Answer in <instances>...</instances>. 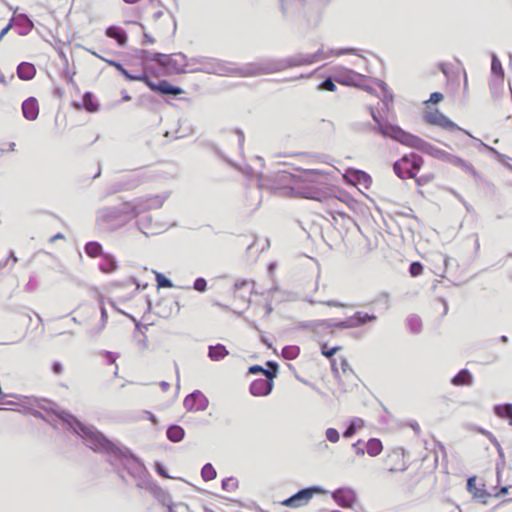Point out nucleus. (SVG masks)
I'll use <instances>...</instances> for the list:
<instances>
[{
  "mask_svg": "<svg viewBox=\"0 0 512 512\" xmlns=\"http://www.w3.org/2000/svg\"><path fill=\"white\" fill-rule=\"evenodd\" d=\"M323 175L316 170H308L299 178V197L328 202L333 199L327 184L322 181Z\"/></svg>",
  "mask_w": 512,
  "mask_h": 512,
  "instance_id": "obj_1",
  "label": "nucleus"
},
{
  "mask_svg": "<svg viewBox=\"0 0 512 512\" xmlns=\"http://www.w3.org/2000/svg\"><path fill=\"white\" fill-rule=\"evenodd\" d=\"M424 165V159L415 153H409L397 160L393 165L395 174L402 180L413 179L417 186H424L434 180L433 174L418 176Z\"/></svg>",
  "mask_w": 512,
  "mask_h": 512,
  "instance_id": "obj_2",
  "label": "nucleus"
},
{
  "mask_svg": "<svg viewBox=\"0 0 512 512\" xmlns=\"http://www.w3.org/2000/svg\"><path fill=\"white\" fill-rule=\"evenodd\" d=\"M147 28L157 36H172L175 34L177 25L172 14L166 9L154 11L151 18L147 20Z\"/></svg>",
  "mask_w": 512,
  "mask_h": 512,
  "instance_id": "obj_3",
  "label": "nucleus"
},
{
  "mask_svg": "<svg viewBox=\"0 0 512 512\" xmlns=\"http://www.w3.org/2000/svg\"><path fill=\"white\" fill-rule=\"evenodd\" d=\"M384 135L390 136L392 139L400 142L401 144L419 150L421 152L429 153L432 149L431 145L422 138L410 134L399 127H386L382 129Z\"/></svg>",
  "mask_w": 512,
  "mask_h": 512,
  "instance_id": "obj_4",
  "label": "nucleus"
},
{
  "mask_svg": "<svg viewBox=\"0 0 512 512\" xmlns=\"http://www.w3.org/2000/svg\"><path fill=\"white\" fill-rule=\"evenodd\" d=\"M331 367L335 378L344 387V390L357 387L358 376L345 357L331 359Z\"/></svg>",
  "mask_w": 512,
  "mask_h": 512,
  "instance_id": "obj_5",
  "label": "nucleus"
},
{
  "mask_svg": "<svg viewBox=\"0 0 512 512\" xmlns=\"http://www.w3.org/2000/svg\"><path fill=\"white\" fill-rule=\"evenodd\" d=\"M79 435L85 440L87 446L96 452H114L116 445L108 440L102 433L83 425H79Z\"/></svg>",
  "mask_w": 512,
  "mask_h": 512,
  "instance_id": "obj_6",
  "label": "nucleus"
},
{
  "mask_svg": "<svg viewBox=\"0 0 512 512\" xmlns=\"http://www.w3.org/2000/svg\"><path fill=\"white\" fill-rule=\"evenodd\" d=\"M382 464L386 472L400 473L406 471L409 467V458L402 447H395L386 452Z\"/></svg>",
  "mask_w": 512,
  "mask_h": 512,
  "instance_id": "obj_7",
  "label": "nucleus"
},
{
  "mask_svg": "<svg viewBox=\"0 0 512 512\" xmlns=\"http://www.w3.org/2000/svg\"><path fill=\"white\" fill-rule=\"evenodd\" d=\"M267 365L272 368V373H266L265 377L256 379L251 383L250 392L253 396H267L274 387V378L277 376L278 366L273 362H268Z\"/></svg>",
  "mask_w": 512,
  "mask_h": 512,
  "instance_id": "obj_8",
  "label": "nucleus"
},
{
  "mask_svg": "<svg viewBox=\"0 0 512 512\" xmlns=\"http://www.w3.org/2000/svg\"><path fill=\"white\" fill-rule=\"evenodd\" d=\"M423 119L427 124L438 126L444 130H459L458 125L451 121L446 115H444L438 109L426 110L424 112Z\"/></svg>",
  "mask_w": 512,
  "mask_h": 512,
  "instance_id": "obj_9",
  "label": "nucleus"
},
{
  "mask_svg": "<svg viewBox=\"0 0 512 512\" xmlns=\"http://www.w3.org/2000/svg\"><path fill=\"white\" fill-rule=\"evenodd\" d=\"M365 80L364 75L344 67L337 68L334 73V81L345 86L359 87Z\"/></svg>",
  "mask_w": 512,
  "mask_h": 512,
  "instance_id": "obj_10",
  "label": "nucleus"
},
{
  "mask_svg": "<svg viewBox=\"0 0 512 512\" xmlns=\"http://www.w3.org/2000/svg\"><path fill=\"white\" fill-rule=\"evenodd\" d=\"M140 82L145 83L151 90L165 94V95H180L183 93V90L179 87H175L171 85L166 80H160L158 82H153L148 75L146 74V80H140Z\"/></svg>",
  "mask_w": 512,
  "mask_h": 512,
  "instance_id": "obj_11",
  "label": "nucleus"
},
{
  "mask_svg": "<svg viewBox=\"0 0 512 512\" xmlns=\"http://www.w3.org/2000/svg\"><path fill=\"white\" fill-rule=\"evenodd\" d=\"M335 502L344 508L353 509L358 504L356 493L349 488H341L333 493Z\"/></svg>",
  "mask_w": 512,
  "mask_h": 512,
  "instance_id": "obj_12",
  "label": "nucleus"
},
{
  "mask_svg": "<svg viewBox=\"0 0 512 512\" xmlns=\"http://www.w3.org/2000/svg\"><path fill=\"white\" fill-rule=\"evenodd\" d=\"M254 287L255 283L252 280H237L231 289V296L234 299L239 298L244 302H249Z\"/></svg>",
  "mask_w": 512,
  "mask_h": 512,
  "instance_id": "obj_13",
  "label": "nucleus"
},
{
  "mask_svg": "<svg viewBox=\"0 0 512 512\" xmlns=\"http://www.w3.org/2000/svg\"><path fill=\"white\" fill-rule=\"evenodd\" d=\"M315 492L316 490L312 488L303 489L295 495L282 501L281 504L291 508H299L305 506L309 503Z\"/></svg>",
  "mask_w": 512,
  "mask_h": 512,
  "instance_id": "obj_14",
  "label": "nucleus"
},
{
  "mask_svg": "<svg viewBox=\"0 0 512 512\" xmlns=\"http://www.w3.org/2000/svg\"><path fill=\"white\" fill-rule=\"evenodd\" d=\"M377 317L372 314H368L363 311H357L354 313L353 316L349 318V320L345 323L341 324V327L343 328H352V327H359L362 326L368 322L375 321Z\"/></svg>",
  "mask_w": 512,
  "mask_h": 512,
  "instance_id": "obj_15",
  "label": "nucleus"
},
{
  "mask_svg": "<svg viewBox=\"0 0 512 512\" xmlns=\"http://www.w3.org/2000/svg\"><path fill=\"white\" fill-rule=\"evenodd\" d=\"M39 103L35 97H29L22 103V113L23 116L29 120H36L39 115Z\"/></svg>",
  "mask_w": 512,
  "mask_h": 512,
  "instance_id": "obj_16",
  "label": "nucleus"
},
{
  "mask_svg": "<svg viewBox=\"0 0 512 512\" xmlns=\"http://www.w3.org/2000/svg\"><path fill=\"white\" fill-rule=\"evenodd\" d=\"M484 483L479 481L475 476L470 477L467 481V490L474 497L485 500L491 496V493L487 492L484 488Z\"/></svg>",
  "mask_w": 512,
  "mask_h": 512,
  "instance_id": "obj_17",
  "label": "nucleus"
},
{
  "mask_svg": "<svg viewBox=\"0 0 512 512\" xmlns=\"http://www.w3.org/2000/svg\"><path fill=\"white\" fill-rule=\"evenodd\" d=\"M103 61H105L109 66L117 69L128 81L146 80V73L132 74L127 69H125L121 63L117 61L109 59H103Z\"/></svg>",
  "mask_w": 512,
  "mask_h": 512,
  "instance_id": "obj_18",
  "label": "nucleus"
},
{
  "mask_svg": "<svg viewBox=\"0 0 512 512\" xmlns=\"http://www.w3.org/2000/svg\"><path fill=\"white\" fill-rule=\"evenodd\" d=\"M105 34L107 37L114 39L119 46H125L127 43V34L121 27L115 25L109 26Z\"/></svg>",
  "mask_w": 512,
  "mask_h": 512,
  "instance_id": "obj_19",
  "label": "nucleus"
},
{
  "mask_svg": "<svg viewBox=\"0 0 512 512\" xmlns=\"http://www.w3.org/2000/svg\"><path fill=\"white\" fill-rule=\"evenodd\" d=\"M36 75V68L32 63L22 62L17 67V76L24 81L32 80Z\"/></svg>",
  "mask_w": 512,
  "mask_h": 512,
  "instance_id": "obj_20",
  "label": "nucleus"
},
{
  "mask_svg": "<svg viewBox=\"0 0 512 512\" xmlns=\"http://www.w3.org/2000/svg\"><path fill=\"white\" fill-rule=\"evenodd\" d=\"M228 355V350L222 344H216L209 347V357L213 361H220Z\"/></svg>",
  "mask_w": 512,
  "mask_h": 512,
  "instance_id": "obj_21",
  "label": "nucleus"
},
{
  "mask_svg": "<svg viewBox=\"0 0 512 512\" xmlns=\"http://www.w3.org/2000/svg\"><path fill=\"white\" fill-rule=\"evenodd\" d=\"M383 450V445L381 440L377 438H371L366 443V451L369 456L376 457L378 456Z\"/></svg>",
  "mask_w": 512,
  "mask_h": 512,
  "instance_id": "obj_22",
  "label": "nucleus"
},
{
  "mask_svg": "<svg viewBox=\"0 0 512 512\" xmlns=\"http://www.w3.org/2000/svg\"><path fill=\"white\" fill-rule=\"evenodd\" d=\"M83 107L86 111L90 113L97 112L99 110V105L96 102L94 96L90 92H86L83 97Z\"/></svg>",
  "mask_w": 512,
  "mask_h": 512,
  "instance_id": "obj_23",
  "label": "nucleus"
},
{
  "mask_svg": "<svg viewBox=\"0 0 512 512\" xmlns=\"http://www.w3.org/2000/svg\"><path fill=\"white\" fill-rule=\"evenodd\" d=\"M452 383L456 386L470 385L472 377L468 370H461L453 379Z\"/></svg>",
  "mask_w": 512,
  "mask_h": 512,
  "instance_id": "obj_24",
  "label": "nucleus"
},
{
  "mask_svg": "<svg viewBox=\"0 0 512 512\" xmlns=\"http://www.w3.org/2000/svg\"><path fill=\"white\" fill-rule=\"evenodd\" d=\"M184 430L177 425L170 426L167 430V437L173 442H179L184 438Z\"/></svg>",
  "mask_w": 512,
  "mask_h": 512,
  "instance_id": "obj_25",
  "label": "nucleus"
},
{
  "mask_svg": "<svg viewBox=\"0 0 512 512\" xmlns=\"http://www.w3.org/2000/svg\"><path fill=\"white\" fill-rule=\"evenodd\" d=\"M117 267L116 261L110 256H105L100 263V270L104 273H112Z\"/></svg>",
  "mask_w": 512,
  "mask_h": 512,
  "instance_id": "obj_26",
  "label": "nucleus"
},
{
  "mask_svg": "<svg viewBox=\"0 0 512 512\" xmlns=\"http://www.w3.org/2000/svg\"><path fill=\"white\" fill-rule=\"evenodd\" d=\"M85 252L89 257H99L102 254V246L97 242H89L85 245Z\"/></svg>",
  "mask_w": 512,
  "mask_h": 512,
  "instance_id": "obj_27",
  "label": "nucleus"
},
{
  "mask_svg": "<svg viewBox=\"0 0 512 512\" xmlns=\"http://www.w3.org/2000/svg\"><path fill=\"white\" fill-rule=\"evenodd\" d=\"M222 489L226 492L233 493L239 487L238 479L235 477H227L222 480Z\"/></svg>",
  "mask_w": 512,
  "mask_h": 512,
  "instance_id": "obj_28",
  "label": "nucleus"
},
{
  "mask_svg": "<svg viewBox=\"0 0 512 512\" xmlns=\"http://www.w3.org/2000/svg\"><path fill=\"white\" fill-rule=\"evenodd\" d=\"M217 472L212 464L207 463L201 470V477L205 482L212 481L216 478Z\"/></svg>",
  "mask_w": 512,
  "mask_h": 512,
  "instance_id": "obj_29",
  "label": "nucleus"
},
{
  "mask_svg": "<svg viewBox=\"0 0 512 512\" xmlns=\"http://www.w3.org/2000/svg\"><path fill=\"white\" fill-rule=\"evenodd\" d=\"M496 414L499 417L509 419V424L512 426V404H505L496 408Z\"/></svg>",
  "mask_w": 512,
  "mask_h": 512,
  "instance_id": "obj_30",
  "label": "nucleus"
},
{
  "mask_svg": "<svg viewBox=\"0 0 512 512\" xmlns=\"http://www.w3.org/2000/svg\"><path fill=\"white\" fill-rule=\"evenodd\" d=\"M364 426V423L362 420H357L355 422H352L350 426L347 428V430L343 433V436L345 438H349L353 436L357 429H360Z\"/></svg>",
  "mask_w": 512,
  "mask_h": 512,
  "instance_id": "obj_31",
  "label": "nucleus"
},
{
  "mask_svg": "<svg viewBox=\"0 0 512 512\" xmlns=\"http://www.w3.org/2000/svg\"><path fill=\"white\" fill-rule=\"evenodd\" d=\"M156 282L158 288H172L173 283L163 276L161 273H156Z\"/></svg>",
  "mask_w": 512,
  "mask_h": 512,
  "instance_id": "obj_32",
  "label": "nucleus"
},
{
  "mask_svg": "<svg viewBox=\"0 0 512 512\" xmlns=\"http://www.w3.org/2000/svg\"><path fill=\"white\" fill-rule=\"evenodd\" d=\"M318 89L335 92L337 90V87L331 78H327L318 86Z\"/></svg>",
  "mask_w": 512,
  "mask_h": 512,
  "instance_id": "obj_33",
  "label": "nucleus"
},
{
  "mask_svg": "<svg viewBox=\"0 0 512 512\" xmlns=\"http://www.w3.org/2000/svg\"><path fill=\"white\" fill-rule=\"evenodd\" d=\"M340 349L341 347L339 346L329 348L327 344H323L321 347V353L327 358H332V356Z\"/></svg>",
  "mask_w": 512,
  "mask_h": 512,
  "instance_id": "obj_34",
  "label": "nucleus"
},
{
  "mask_svg": "<svg viewBox=\"0 0 512 512\" xmlns=\"http://www.w3.org/2000/svg\"><path fill=\"white\" fill-rule=\"evenodd\" d=\"M410 274L413 277H417L423 273V265L420 262H413L410 265Z\"/></svg>",
  "mask_w": 512,
  "mask_h": 512,
  "instance_id": "obj_35",
  "label": "nucleus"
},
{
  "mask_svg": "<svg viewBox=\"0 0 512 512\" xmlns=\"http://www.w3.org/2000/svg\"><path fill=\"white\" fill-rule=\"evenodd\" d=\"M326 438L332 442V443H336L339 441L340 439V435H339V432L334 429V428H328L326 430Z\"/></svg>",
  "mask_w": 512,
  "mask_h": 512,
  "instance_id": "obj_36",
  "label": "nucleus"
},
{
  "mask_svg": "<svg viewBox=\"0 0 512 512\" xmlns=\"http://www.w3.org/2000/svg\"><path fill=\"white\" fill-rule=\"evenodd\" d=\"M491 70L494 74L503 76V68L501 62L496 58L493 57L492 64H491Z\"/></svg>",
  "mask_w": 512,
  "mask_h": 512,
  "instance_id": "obj_37",
  "label": "nucleus"
},
{
  "mask_svg": "<svg viewBox=\"0 0 512 512\" xmlns=\"http://www.w3.org/2000/svg\"><path fill=\"white\" fill-rule=\"evenodd\" d=\"M248 372L250 374H258V373H261L264 377L266 376V373H272V368H270L269 370L267 369H264L263 367H261L260 365H253V366H250L249 369H248Z\"/></svg>",
  "mask_w": 512,
  "mask_h": 512,
  "instance_id": "obj_38",
  "label": "nucleus"
},
{
  "mask_svg": "<svg viewBox=\"0 0 512 512\" xmlns=\"http://www.w3.org/2000/svg\"><path fill=\"white\" fill-rule=\"evenodd\" d=\"M299 354V348L298 347H286L283 350V355L288 359H294Z\"/></svg>",
  "mask_w": 512,
  "mask_h": 512,
  "instance_id": "obj_39",
  "label": "nucleus"
},
{
  "mask_svg": "<svg viewBox=\"0 0 512 512\" xmlns=\"http://www.w3.org/2000/svg\"><path fill=\"white\" fill-rule=\"evenodd\" d=\"M194 289L199 292H205L207 289V282L204 278H197L193 285Z\"/></svg>",
  "mask_w": 512,
  "mask_h": 512,
  "instance_id": "obj_40",
  "label": "nucleus"
},
{
  "mask_svg": "<svg viewBox=\"0 0 512 512\" xmlns=\"http://www.w3.org/2000/svg\"><path fill=\"white\" fill-rule=\"evenodd\" d=\"M355 177L357 181L362 182L364 184H368L371 182V177L367 173L362 171H357L355 173Z\"/></svg>",
  "mask_w": 512,
  "mask_h": 512,
  "instance_id": "obj_41",
  "label": "nucleus"
},
{
  "mask_svg": "<svg viewBox=\"0 0 512 512\" xmlns=\"http://www.w3.org/2000/svg\"><path fill=\"white\" fill-rule=\"evenodd\" d=\"M443 99H444V96H443L442 93H440V92H433V93H431L430 98H429V100L427 102L428 103H432V104H438Z\"/></svg>",
  "mask_w": 512,
  "mask_h": 512,
  "instance_id": "obj_42",
  "label": "nucleus"
},
{
  "mask_svg": "<svg viewBox=\"0 0 512 512\" xmlns=\"http://www.w3.org/2000/svg\"><path fill=\"white\" fill-rule=\"evenodd\" d=\"M363 444H364V442L362 440H358L356 443L353 444L355 453L361 457L364 456V454H365L364 449L361 447Z\"/></svg>",
  "mask_w": 512,
  "mask_h": 512,
  "instance_id": "obj_43",
  "label": "nucleus"
},
{
  "mask_svg": "<svg viewBox=\"0 0 512 512\" xmlns=\"http://www.w3.org/2000/svg\"><path fill=\"white\" fill-rule=\"evenodd\" d=\"M52 371L55 375H61L64 372V367L62 363L56 361L52 365Z\"/></svg>",
  "mask_w": 512,
  "mask_h": 512,
  "instance_id": "obj_44",
  "label": "nucleus"
},
{
  "mask_svg": "<svg viewBox=\"0 0 512 512\" xmlns=\"http://www.w3.org/2000/svg\"><path fill=\"white\" fill-rule=\"evenodd\" d=\"M195 395H189L185 398L184 400V405L185 407H187L188 409H192L193 408V402L195 401Z\"/></svg>",
  "mask_w": 512,
  "mask_h": 512,
  "instance_id": "obj_45",
  "label": "nucleus"
},
{
  "mask_svg": "<svg viewBox=\"0 0 512 512\" xmlns=\"http://www.w3.org/2000/svg\"><path fill=\"white\" fill-rule=\"evenodd\" d=\"M159 58H157L156 60L158 62H160L161 64L163 65H167L170 61V58L166 55H157Z\"/></svg>",
  "mask_w": 512,
  "mask_h": 512,
  "instance_id": "obj_46",
  "label": "nucleus"
},
{
  "mask_svg": "<svg viewBox=\"0 0 512 512\" xmlns=\"http://www.w3.org/2000/svg\"><path fill=\"white\" fill-rule=\"evenodd\" d=\"M159 385L163 392H168L171 389V384L168 382L162 381Z\"/></svg>",
  "mask_w": 512,
  "mask_h": 512,
  "instance_id": "obj_47",
  "label": "nucleus"
},
{
  "mask_svg": "<svg viewBox=\"0 0 512 512\" xmlns=\"http://www.w3.org/2000/svg\"><path fill=\"white\" fill-rule=\"evenodd\" d=\"M148 348V342L146 340V337H144V340L140 343V349L146 350Z\"/></svg>",
  "mask_w": 512,
  "mask_h": 512,
  "instance_id": "obj_48",
  "label": "nucleus"
},
{
  "mask_svg": "<svg viewBox=\"0 0 512 512\" xmlns=\"http://www.w3.org/2000/svg\"><path fill=\"white\" fill-rule=\"evenodd\" d=\"M9 29H10V25H7L5 28L2 29V31L0 32V40L8 32Z\"/></svg>",
  "mask_w": 512,
  "mask_h": 512,
  "instance_id": "obj_49",
  "label": "nucleus"
},
{
  "mask_svg": "<svg viewBox=\"0 0 512 512\" xmlns=\"http://www.w3.org/2000/svg\"><path fill=\"white\" fill-rule=\"evenodd\" d=\"M508 492V488L507 487H503L501 489V492L500 493H496L495 496H499L500 494H506Z\"/></svg>",
  "mask_w": 512,
  "mask_h": 512,
  "instance_id": "obj_50",
  "label": "nucleus"
},
{
  "mask_svg": "<svg viewBox=\"0 0 512 512\" xmlns=\"http://www.w3.org/2000/svg\"><path fill=\"white\" fill-rule=\"evenodd\" d=\"M144 37H145V39H146L148 42H150V43H153V42H154V39L150 38V37H149V35H148V33H146V32L144 33Z\"/></svg>",
  "mask_w": 512,
  "mask_h": 512,
  "instance_id": "obj_51",
  "label": "nucleus"
},
{
  "mask_svg": "<svg viewBox=\"0 0 512 512\" xmlns=\"http://www.w3.org/2000/svg\"><path fill=\"white\" fill-rule=\"evenodd\" d=\"M62 238H63V235H62V234H60V233H58L57 235H55V236L51 239V241H54V240H56V239H62Z\"/></svg>",
  "mask_w": 512,
  "mask_h": 512,
  "instance_id": "obj_52",
  "label": "nucleus"
},
{
  "mask_svg": "<svg viewBox=\"0 0 512 512\" xmlns=\"http://www.w3.org/2000/svg\"><path fill=\"white\" fill-rule=\"evenodd\" d=\"M6 81H5V77L3 74L0 73V84H5Z\"/></svg>",
  "mask_w": 512,
  "mask_h": 512,
  "instance_id": "obj_53",
  "label": "nucleus"
},
{
  "mask_svg": "<svg viewBox=\"0 0 512 512\" xmlns=\"http://www.w3.org/2000/svg\"><path fill=\"white\" fill-rule=\"evenodd\" d=\"M348 53H353V50L352 49H347V50H344L341 52V54H348Z\"/></svg>",
  "mask_w": 512,
  "mask_h": 512,
  "instance_id": "obj_54",
  "label": "nucleus"
},
{
  "mask_svg": "<svg viewBox=\"0 0 512 512\" xmlns=\"http://www.w3.org/2000/svg\"><path fill=\"white\" fill-rule=\"evenodd\" d=\"M149 419H150L151 421H153L154 423L156 422L155 416H154V415H152V414H150Z\"/></svg>",
  "mask_w": 512,
  "mask_h": 512,
  "instance_id": "obj_55",
  "label": "nucleus"
},
{
  "mask_svg": "<svg viewBox=\"0 0 512 512\" xmlns=\"http://www.w3.org/2000/svg\"><path fill=\"white\" fill-rule=\"evenodd\" d=\"M11 258H12L13 263H16V262H17V258H16V256H14L13 254L11 255Z\"/></svg>",
  "mask_w": 512,
  "mask_h": 512,
  "instance_id": "obj_56",
  "label": "nucleus"
},
{
  "mask_svg": "<svg viewBox=\"0 0 512 512\" xmlns=\"http://www.w3.org/2000/svg\"><path fill=\"white\" fill-rule=\"evenodd\" d=\"M181 510H184V507H180ZM171 512H179V508H177L176 510H171Z\"/></svg>",
  "mask_w": 512,
  "mask_h": 512,
  "instance_id": "obj_57",
  "label": "nucleus"
},
{
  "mask_svg": "<svg viewBox=\"0 0 512 512\" xmlns=\"http://www.w3.org/2000/svg\"><path fill=\"white\" fill-rule=\"evenodd\" d=\"M501 339H502V341H504V342H505V341H507V337H506V336H502V337H501Z\"/></svg>",
  "mask_w": 512,
  "mask_h": 512,
  "instance_id": "obj_58",
  "label": "nucleus"
},
{
  "mask_svg": "<svg viewBox=\"0 0 512 512\" xmlns=\"http://www.w3.org/2000/svg\"><path fill=\"white\" fill-rule=\"evenodd\" d=\"M124 100H130V96L125 95Z\"/></svg>",
  "mask_w": 512,
  "mask_h": 512,
  "instance_id": "obj_59",
  "label": "nucleus"
},
{
  "mask_svg": "<svg viewBox=\"0 0 512 512\" xmlns=\"http://www.w3.org/2000/svg\"><path fill=\"white\" fill-rule=\"evenodd\" d=\"M94 56H97V58H100V55H97V53H93ZM101 59L103 60L104 58L101 57Z\"/></svg>",
  "mask_w": 512,
  "mask_h": 512,
  "instance_id": "obj_60",
  "label": "nucleus"
},
{
  "mask_svg": "<svg viewBox=\"0 0 512 512\" xmlns=\"http://www.w3.org/2000/svg\"><path fill=\"white\" fill-rule=\"evenodd\" d=\"M94 56H97V58H100V55H97V53H93ZM101 59L103 60L104 58L101 57Z\"/></svg>",
  "mask_w": 512,
  "mask_h": 512,
  "instance_id": "obj_61",
  "label": "nucleus"
},
{
  "mask_svg": "<svg viewBox=\"0 0 512 512\" xmlns=\"http://www.w3.org/2000/svg\"><path fill=\"white\" fill-rule=\"evenodd\" d=\"M441 69H442V72H443L444 74H446V70H445V68H444V67H442Z\"/></svg>",
  "mask_w": 512,
  "mask_h": 512,
  "instance_id": "obj_62",
  "label": "nucleus"
},
{
  "mask_svg": "<svg viewBox=\"0 0 512 512\" xmlns=\"http://www.w3.org/2000/svg\"><path fill=\"white\" fill-rule=\"evenodd\" d=\"M331 512H340V511H336V510H334V511H331Z\"/></svg>",
  "mask_w": 512,
  "mask_h": 512,
  "instance_id": "obj_63",
  "label": "nucleus"
}]
</instances>
